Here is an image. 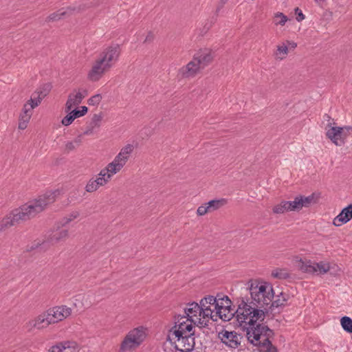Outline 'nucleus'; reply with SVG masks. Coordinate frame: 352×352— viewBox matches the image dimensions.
<instances>
[{
    "instance_id": "1",
    "label": "nucleus",
    "mask_w": 352,
    "mask_h": 352,
    "mask_svg": "<svg viewBox=\"0 0 352 352\" xmlns=\"http://www.w3.org/2000/svg\"><path fill=\"white\" fill-rule=\"evenodd\" d=\"M248 284L251 302L248 304L242 300L236 310L237 320L241 326L244 323V327L264 320L274 295L272 286L268 283L254 280Z\"/></svg>"
},
{
    "instance_id": "2",
    "label": "nucleus",
    "mask_w": 352,
    "mask_h": 352,
    "mask_svg": "<svg viewBox=\"0 0 352 352\" xmlns=\"http://www.w3.org/2000/svg\"><path fill=\"white\" fill-rule=\"evenodd\" d=\"M58 191H48L37 199L30 201L19 208L14 210L0 223V232L12 226L20 223L34 217L56 200Z\"/></svg>"
},
{
    "instance_id": "3",
    "label": "nucleus",
    "mask_w": 352,
    "mask_h": 352,
    "mask_svg": "<svg viewBox=\"0 0 352 352\" xmlns=\"http://www.w3.org/2000/svg\"><path fill=\"white\" fill-rule=\"evenodd\" d=\"M194 326L185 322L174 321V324L168 330L166 341L176 350L181 352H189L197 346L195 333L192 331Z\"/></svg>"
},
{
    "instance_id": "4",
    "label": "nucleus",
    "mask_w": 352,
    "mask_h": 352,
    "mask_svg": "<svg viewBox=\"0 0 352 352\" xmlns=\"http://www.w3.org/2000/svg\"><path fill=\"white\" fill-rule=\"evenodd\" d=\"M245 328L248 341L258 346L260 352H277L276 347L270 340L273 336V332L267 326L254 323Z\"/></svg>"
},
{
    "instance_id": "5",
    "label": "nucleus",
    "mask_w": 352,
    "mask_h": 352,
    "mask_svg": "<svg viewBox=\"0 0 352 352\" xmlns=\"http://www.w3.org/2000/svg\"><path fill=\"white\" fill-rule=\"evenodd\" d=\"M185 322L191 326L199 327L208 326V321L202 317V311L199 305L195 302L188 303L184 308V314L175 316L174 321Z\"/></svg>"
},
{
    "instance_id": "6",
    "label": "nucleus",
    "mask_w": 352,
    "mask_h": 352,
    "mask_svg": "<svg viewBox=\"0 0 352 352\" xmlns=\"http://www.w3.org/2000/svg\"><path fill=\"white\" fill-rule=\"evenodd\" d=\"M146 336L142 327H138L130 331L122 340L120 352H126L135 349L144 341Z\"/></svg>"
},
{
    "instance_id": "7",
    "label": "nucleus",
    "mask_w": 352,
    "mask_h": 352,
    "mask_svg": "<svg viewBox=\"0 0 352 352\" xmlns=\"http://www.w3.org/2000/svg\"><path fill=\"white\" fill-rule=\"evenodd\" d=\"M327 137L336 146H341L345 143L346 139L352 134V126H345L343 127L327 125Z\"/></svg>"
},
{
    "instance_id": "8",
    "label": "nucleus",
    "mask_w": 352,
    "mask_h": 352,
    "mask_svg": "<svg viewBox=\"0 0 352 352\" xmlns=\"http://www.w3.org/2000/svg\"><path fill=\"white\" fill-rule=\"evenodd\" d=\"M230 304L231 301L228 296L219 298V303L215 305L216 311L213 315V318H216L215 321L217 320L218 318L223 321H230L235 314L237 315L236 311H234L231 308Z\"/></svg>"
},
{
    "instance_id": "9",
    "label": "nucleus",
    "mask_w": 352,
    "mask_h": 352,
    "mask_svg": "<svg viewBox=\"0 0 352 352\" xmlns=\"http://www.w3.org/2000/svg\"><path fill=\"white\" fill-rule=\"evenodd\" d=\"M69 236L68 230L65 229L57 230L52 232L49 234L45 240L43 241L42 243L39 242L32 245L30 250H33L38 246H42L43 248H47L50 245H54L62 241L65 240Z\"/></svg>"
},
{
    "instance_id": "10",
    "label": "nucleus",
    "mask_w": 352,
    "mask_h": 352,
    "mask_svg": "<svg viewBox=\"0 0 352 352\" xmlns=\"http://www.w3.org/2000/svg\"><path fill=\"white\" fill-rule=\"evenodd\" d=\"M219 299L213 296H208L202 298L199 302V307L201 308L202 317L207 320L208 322L210 320L213 321L216 320V318H213V315L215 309L216 304H218Z\"/></svg>"
},
{
    "instance_id": "11",
    "label": "nucleus",
    "mask_w": 352,
    "mask_h": 352,
    "mask_svg": "<svg viewBox=\"0 0 352 352\" xmlns=\"http://www.w3.org/2000/svg\"><path fill=\"white\" fill-rule=\"evenodd\" d=\"M300 268L304 272L324 274L330 271L331 265L329 263L325 262L315 263L311 261H301Z\"/></svg>"
},
{
    "instance_id": "12",
    "label": "nucleus",
    "mask_w": 352,
    "mask_h": 352,
    "mask_svg": "<svg viewBox=\"0 0 352 352\" xmlns=\"http://www.w3.org/2000/svg\"><path fill=\"white\" fill-rule=\"evenodd\" d=\"M120 48L118 45H111L104 49L99 55L98 58L105 63L109 68L118 61Z\"/></svg>"
},
{
    "instance_id": "13",
    "label": "nucleus",
    "mask_w": 352,
    "mask_h": 352,
    "mask_svg": "<svg viewBox=\"0 0 352 352\" xmlns=\"http://www.w3.org/2000/svg\"><path fill=\"white\" fill-rule=\"evenodd\" d=\"M314 203V195L313 194L307 197L298 195L294 197L293 201H288V208L289 212H299L303 208H309Z\"/></svg>"
},
{
    "instance_id": "14",
    "label": "nucleus",
    "mask_w": 352,
    "mask_h": 352,
    "mask_svg": "<svg viewBox=\"0 0 352 352\" xmlns=\"http://www.w3.org/2000/svg\"><path fill=\"white\" fill-rule=\"evenodd\" d=\"M94 6L92 3H89L87 6L82 4L78 6L68 7L65 10H59L58 11L51 14L47 18V21H55L60 20L65 16H69L73 13L80 12L85 10L87 8Z\"/></svg>"
},
{
    "instance_id": "15",
    "label": "nucleus",
    "mask_w": 352,
    "mask_h": 352,
    "mask_svg": "<svg viewBox=\"0 0 352 352\" xmlns=\"http://www.w3.org/2000/svg\"><path fill=\"white\" fill-rule=\"evenodd\" d=\"M110 69L111 68L98 58L94 62L91 69L88 72L87 78L91 82H97L102 77L105 72Z\"/></svg>"
},
{
    "instance_id": "16",
    "label": "nucleus",
    "mask_w": 352,
    "mask_h": 352,
    "mask_svg": "<svg viewBox=\"0 0 352 352\" xmlns=\"http://www.w3.org/2000/svg\"><path fill=\"white\" fill-rule=\"evenodd\" d=\"M50 322L52 324L62 321L72 314V309L65 305L57 306L47 310Z\"/></svg>"
},
{
    "instance_id": "17",
    "label": "nucleus",
    "mask_w": 352,
    "mask_h": 352,
    "mask_svg": "<svg viewBox=\"0 0 352 352\" xmlns=\"http://www.w3.org/2000/svg\"><path fill=\"white\" fill-rule=\"evenodd\" d=\"M203 69L194 58L186 65L179 70V75L182 78H192Z\"/></svg>"
},
{
    "instance_id": "18",
    "label": "nucleus",
    "mask_w": 352,
    "mask_h": 352,
    "mask_svg": "<svg viewBox=\"0 0 352 352\" xmlns=\"http://www.w3.org/2000/svg\"><path fill=\"white\" fill-rule=\"evenodd\" d=\"M220 338L222 342L230 348L235 349L241 343L240 336L233 331H222L220 333Z\"/></svg>"
},
{
    "instance_id": "19",
    "label": "nucleus",
    "mask_w": 352,
    "mask_h": 352,
    "mask_svg": "<svg viewBox=\"0 0 352 352\" xmlns=\"http://www.w3.org/2000/svg\"><path fill=\"white\" fill-rule=\"evenodd\" d=\"M86 95L87 91L85 90H83L82 91H80V90L78 91H74L71 93L69 95L68 99L65 104V111L69 112L74 107L80 104Z\"/></svg>"
},
{
    "instance_id": "20",
    "label": "nucleus",
    "mask_w": 352,
    "mask_h": 352,
    "mask_svg": "<svg viewBox=\"0 0 352 352\" xmlns=\"http://www.w3.org/2000/svg\"><path fill=\"white\" fill-rule=\"evenodd\" d=\"M193 58L197 59V62L204 69L206 66L212 62L213 59V55L210 50L204 49L195 54Z\"/></svg>"
},
{
    "instance_id": "21",
    "label": "nucleus",
    "mask_w": 352,
    "mask_h": 352,
    "mask_svg": "<svg viewBox=\"0 0 352 352\" xmlns=\"http://www.w3.org/2000/svg\"><path fill=\"white\" fill-rule=\"evenodd\" d=\"M49 318H50L47 312L43 313L36 317L34 320L30 321L28 324V327L30 328V329L33 327H36L38 329L45 328L52 324V322H50Z\"/></svg>"
},
{
    "instance_id": "22",
    "label": "nucleus",
    "mask_w": 352,
    "mask_h": 352,
    "mask_svg": "<svg viewBox=\"0 0 352 352\" xmlns=\"http://www.w3.org/2000/svg\"><path fill=\"white\" fill-rule=\"evenodd\" d=\"M351 208V206H347L342 209L341 212L334 218L333 224L338 227L349 221L352 219L351 212L350 211Z\"/></svg>"
},
{
    "instance_id": "23",
    "label": "nucleus",
    "mask_w": 352,
    "mask_h": 352,
    "mask_svg": "<svg viewBox=\"0 0 352 352\" xmlns=\"http://www.w3.org/2000/svg\"><path fill=\"white\" fill-rule=\"evenodd\" d=\"M32 113L33 111L30 109L28 106L24 104L19 115V129L23 130L27 128Z\"/></svg>"
},
{
    "instance_id": "24",
    "label": "nucleus",
    "mask_w": 352,
    "mask_h": 352,
    "mask_svg": "<svg viewBox=\"0 0 352 352\" xmlns=\"http://www.w3.org/2000/svg\"><path fill=\"white\" fill-rule=\"evenodd\" d=\"M115 174L116 173H111L110 168L107 166L101 170L100 173L98 175V177L95 179L99 188L106 185L109 181H110L111 177Z\"/></svg>"
},
{
    "instance_id": "25",
    "label": "nucleus",
    "mask_w": 352,
    "mask_h": 352,
    "mask_svg": "<svg viewBox=\"0 0 352 352\" xmlns=\"http://www.w3.org/2000/svg\"><path fill=\"white\" fill-rule=\"evenodd\" d=\"M127 160L122 157L119 153L115 157L114 160L109 163L107 166L110 168L111 173H118L126 164Z\"/></svg>"
},
{
    "instance_id": "26",
    "label": "nucleus",
    "mask_w": 352,
    "mask_h": 352,
    "mask_svg": "<svg viewBox=\"0 0 352 352\" xmlns=\"http://www.w3.org/2000/svg\"><path fill=\"white\" fill-rule=\"evenodd\" d=\"M82 142V135L80 134L77 137H76L74 140L70 141H67L65 142V148L64 151L66 153H69L71 151L76 150Z\"/></svg>"
},
{
    "instance_id": "27",
    "label": "nucleus",
    "mask_w": 352,
    "mask_h": 352,
    "mask_svg": "<svg viewBox=\"0 0 352 352\" xmlns=\"http://www.w3.org/2000/svg\"><path fill=\"white\" fill-rule=\"evenodd\" d=\"M61 352H78L80 348L75 342H65L58 344Z\"/></svg>"
},
{
    "instance_id": "28",
    "label": "nucleus",
    "mask_w": 352,
    "mask_h": 352,
    "mask_svg": "<svg viewBox=\"0 0 352 352\" xmlns=\"http://www.w3.org/2000/svg\"><path fill=\"white\" fill-rule=\"evenodd\" d=\"M206 204L210 213L225 206L227 204V200L226 199H213Z\"/></svg>"
},
{
    "instance_id": "29",
    "label": "nucleus",
    "mask_w": 352,
    "mask_h": 352,
    "mask_svg": "<svg viewBox=\"0 0 352 352\" xmlns=\"http://www.w3.org/2000/svg\"><path fill=\"white\" fill-rule=\"evenodd\" d=\"M288 46L285 43H283L277 45L276 50L274 52V57L277 60H283L286 58L288 54Z\"/></svg>"
},
{
    "instance_id": "30",
    "label": "nucleus",
    "mask_w": 352,
    "mask_h": 352,
    "mask_svg": "<svg viewBox=\"0 0 352 352\" xmlns=\"http://www.w3.org/2000/svg\"><path fill=\"white\" fill-rule=\"evenodd\" d=\"M272 212L276 214L289 212L288 201L283 200L279 204L275 205L272 208Z\"/></svg>"
},
{
    "instance_id": "31",
    "label": "nucleus",
    "mask_w": 352,
    "mask_h": 352,
    "mask_svg": "<svg viewBox=\"0 0 352 352\" xmlns=\"http://www.w3.org/2000/svg\"><path fill=\"white\" fill-rule=\"evenodd\" d=\"M288 300V295L283 292L280 293V296H277V298L270 303L269 308L283 307L285 305Z\"/></svg>"
},
{
    "instance_id": "32",
    "label": "nucleus",
    "mask_w": 352,
    "mask_h": 352,
    "mask_svg": "<svg viewBox=\"0 0 352 352\" xmlns=\"http://www.w3.org/2000/svg\"><path fill=\"white\" fill-rule=\"evenodd\" d=\"M42 100V98H39V96L32 94L31 98L24 104L28 106L29 108L33 111L34 108L41 104Z\"/></svg>"
},
{
    "instance_id": "33",
    "label": "nucleus",
    "mask_w": 352,
    "mask_h": 352,
    "mask_svg": "<svg viewBox=\"0 0 352 352\" xmlns=\"http://www.w3.org/2000/svg\"><path fill=\"white\" fill-rule=\"evenodd\" d=\"M134 150V146L132 144H126V146H124V147H122L120 152H119V154L122 156V157H124L125 159H126L127 160H129L131 153H133Z\"/></svg>"
},
{
    "instance_id": "34",
    "label": "nucleus",
    "mask_w": 352,
    "mask_h": 352,
    "mask_svg": "<svg viewBox=\"0 0 352 352\" xmlns=\"http://www.w3.org/2000/svg\"><path fill=\"white\" fill-rule=\"evenodd\" d=\"M340 322L344 331L348 333H352V319L349 317L344 316L341 318Z\"/></svg>"
},
{
    "instance_id": "35",
    "label": "nucleus",
    "mask_w": 352,
    "mask_h": 352,
    "mask_svg": "<svg viewBox=\"0 0 352 352\" xmlns=\"http://www.w3.org/2000/svg\"><path fill=\"white\" fill-rule=\"evenodd\" d=\"M51 89V85L49 84H46L43 85L40 89L35 91L33 95H36L39 96V98H42V100L47 96Z\"/></svg>"
},
{
    "instance_id": "36",
    "label": "nucleus",
    "mask_w": 352,
    "mask_h": 352,
    "mask_svg": "<svg viewBox=\"0 0 352 352\" xmlns=\"http://www.w3.org/2000/svg\"><path fill=\"white\" fill-rule=\"evenodd\" d=\"M287 20L288 18L287 17V16H285L282 12H278L274 16V22L276 25H284L285 23L287 21Z\"/></svg>"
},
{
    "instance_id": "37",
    "label": "nucleus",
    "mask_w": 352,
    "mask_h": 352,
    "mask_svg": "<svg viewBox=\"0 0 352 352\" xmlns=\"http://www.w3.org/2000/svg\"><path fill=\"white\" fill-rule=\"evenodd\" d=\"M78 216H79V212H73L71 214H69L68 216L64 217L61 220L60 224L62 225V226H65L68 223H69L72 221H73L75 219H76Z\"/></svg>"
},
{
    "instance_id": "38",
    "label": "nucleus",
    "mask_w": 352,
    "mask_h": 352,
    "mask_svg": "<svg viewBox=\"0 0 352 352\" xmlns=\"http://www.w3.org/2000/svg\"><path fill=\"white\" fill-rule=\"evenodd\" d=\"M98 188H99V186H98L96 181L94 178L89 179V181L87 182V184L85 186V190L88 192H95Z\"/></svg>"
},
{
    "instance_id": "39",
    "label": "nucleus",
    "mask_w": 352,
    "mask_h": 352,
    "mask_svg": "<svg viewBox=\"0 0 352 352\" xmlns=\"http://www.w3.org/2000/svg\"><path fill=\"white\" fill-rule=\"evenodd\" d=\"M102 119V116L101 114H94L89 124L92 127L98 128L100 126Z\"/></svg>"
},
{
    "instance_id": "40",
    "label": "nucleus",
    "mask_w": 352,
    "mask_h": 352,
    "mask_svg": "<svg viewBox=\"0 0 352 352\" xmlns=\"http://www.w3.org/2000/svg\"><path fill=\"white\" fill-rule=\"evenodd\" d=\"M272 275L274 278L285 279L289 277V274L283 270H276L272 272Z\"/></svg>"
},
{
    "instance_id": "41",
    "label": "nucleus",
    "mask_w": 352,
    "mask_h": 352,
    "mask_svg": "<svg viewBox=\"0 0 352 352\" xmlns=\"http://www.w3.org/2000/svg\"><path fill=\"white\" fill-rule=\"evenodd\" d=\"M102 98L100 94H96L88 100V104L89 105L96 106L101 102Z\"/></svg>"
},
{
    "instance_id": "42",
    "label": "nucleus",
    "mask_w": 352,
    "mask_h": 352,
    "mask_svg": "<svg viewBox=\"0 0 352 352\" xmlns=\"http://www.w3.org/2000/svg\"><path fill=\"white\" fill-rule=\"evenodd\" d=\"M67 113H68V114L66 116H65L61 121V123L64 126L70 125L73 122V121L75 120L70 111H69Z\"/></svg>"
},
{
    "instance_id": "43",
    "label": "nucleus",
    "mask_w": 352,
    "mask_h": 352,
    "mask_svg": "<svg viewBox=\"0 0 352 352\" xmlns=\"http://www.w3.org/2000/svg\"><path fill=\"white\" fill-rule=\"evenodd\" d=\"M207 213H209V211H208V209L207 207V204H203V205L200 206L199 207H198V208L197 210V215L203 216Z\"/></svg>"
},
{
    "instance_id": "44",
    "label": "nucleus",
    "mask_w": 352,
    "mask_h": 352,
    "mask_svg": "<svg viewBox=\"0 0 352 352\" xmlns=\"http://www.w3.org/2000/svg\"><path fill=\"white\" fill-rule=\"evenodd\" d=\"M79 299H81L82 300H85V302H83L82 303V305L85 307H89L91 305V302H87V300L88 298L90 297L89 295H87V296H81L80 295L78 296H77Z\"/></svg>"
},
{
    "instance_id": "45",
    "label": "nucleus",
    "mask_w": 352,
    "mask_h": 352,
    "mask_svg": "<svg viewBox=\"0 0 352 352\" xmlns=\"http://www.w3.org/2000/svg\"><path fill=\"white\" fill-rule=\"evenodd\" d=\"M295 13L297 14L296 20L298 21H301L305 19V15L302 14V11L298 8H296L295 9Z\"/></svg>"
},
{
    "instance_id": "46",
    "label": "nucleus",
    "mask_w": 352,
    "mask_h": 352,
    "mask_svg": "<svg viewBox=\"0 0 352 352\" xmlns=\"http://www.w3.org/2000/svg\"><path fill=\"white\" fill-rule=\"evenodd\" d=\"M95 128L94 127H92L89 124L87 126L85 131L83 132V133L82 134V135H91L93 134L94 133V129Z\"/></svg>"
},
{
    "instance_id": "47",
    "label": "nucleus",
    "mask_w": 352,
    "mask_h": 352,
    "mask_svg": "<svg viewBox=\"0 0 352 352\" xmlns=\"http://www.w3.org/2000/svg\"><path fill=\"white\" fill-rule=\"evenodd\" d=\"M71 113L72 114V116H74V119L77 118H79L80 116H82L80 113V111H78V110L77 109H72L70 111Z\"/></svg>"
},
{
    "instance_id": "48",
    "label": "nucleus",
    "mask_w": 352,
    "mask_h": 352,
    "mask_svg": "<svg viewBox=\"0 0 352 352\" xmlns=\"http://www.w3.org/2000/svg\"><path fill=\"white\" fill-rule=\"evenodd\" d=\"M153 38H154V35L151 32H149L147 34V36H146V38H145L144 42V43H150V42H151L153 40Z\"/></svg>"
},
{
    "instance_id": "49",
    "label": "nucleus",
    "mask_w": 352,
    "mask_h": 352,
    "mask_svg": "<svg viewBox=\"0 0 352 352\" xmlns=\"http://www.w3.org/2000/svg\"><path fill=\"white\" fill-rule=\"evenodd\" d=\"M285 43L287 45L288 48L295 49L297 46V44L294 41H287Z\"/></svg>"
},
{
    "instance_id": "50",
    "label": "nucleus",
    "mask_w": 352,
    "mask_h": 352,
    "mask_svg": "<svg viewBox=\"0 0 352 352\" xmlns=\"http://www.w3.org/2000/svg\"><path fill=\"white\" fill-rule=\"evenodd\" d=\"M87 111H88V109H87V107H85V106H82V107H81V109H80V110H78V111H80V113H81V115H82V116L85 115V114L87 113Z\"/></svg>"
},
{
    "instance_id": "51",
    "label": "nucleus",
    "mask_w": 352,
    "mask_h": 352,
    "mask_svg": "<svg viewBox=\"0 0 352 352\" xmlns=\"http://www.w3.org/2000/svg\"><path fill=\"white\" fill-rule=\"evenodd\" d=\"M50 352H61V349H60L58 344H57L52 348Z\"/></svg>"
},
{
    "instance_id": "52",
    "label": "nucleus",
    "mask_w": 352,
    "mask_h": 352,
    "mask_svg": "<svg viewBox=\"0 0 352 352\" xmlns=\"http://www.w3.org/2000/svg\"><path fill=\"white\" fill-rule=\"evenodd\" d=\"M316 2H317L318 3H321L322 2L324 1V0H315Z\"/></svg>"
}]
</instances>
